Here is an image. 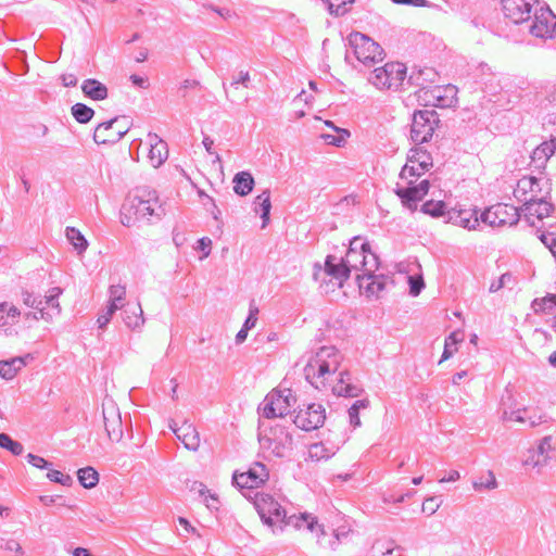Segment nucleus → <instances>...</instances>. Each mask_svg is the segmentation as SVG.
I'll return each mask as SVG.
<instances>
[{
  "instance_id": "nucleus-1",
  "label": "nucleus",
  "mask_w": 556,
  "mask_h": 556,
  "mask_svg": "<svg viewBox=\"0 0 556 556\" xmlns=\"http://www.w3.org/2000/svg\"><path fill=\"white\" fill-rule=\"evenodd\" d=\"M254 505L264 523L269 527L278 526L280 530H282V523L300 528L303 522L312 531L314 525L317 523L314 517L306 514H302L300 517L290 516L287 518L285 509L269 494L256 492L254 494Z\"/></svg>"
},
{
  "instance_id": "nucleus-2",
  "label": "nucleus",
  "mask_w": 556,
  "mask_h": 556,
  "mask_svg": "<svg viewBox=\"0 0 556 556\" xmlns=\"http://www.w3.org/2000/svg\"><path fill=\"white\" fill-rule=\"evenodd\" d=\"M341 355L334 346H323L313 355L304 367V376L316 389L325 387V382L340 366Z\"/></svg>"
},
{
  "instance_id": "nucleus-3",
  "label": "nucleus",
  "mask_w": 556,
  "mask_h": 556,
  "mask_svg": "<svg viewBox=\"0 0 556 556\" xmlns=\"http://www.w3.org/2000/svg\"><path fill=\"white\" fill-rule=\"evenodd\" d=\"M258 443L265 459L287 457L293 450L291 433L280 425L266 427L264 424H260Z\"/></svg>"
},
{
  "instance_id": "nucleus-4",
  "label": "nucleus",
  "mask_w": 556,
  "mask_h": 556,
  "mask_svg": "<svg viewBox=\"0 0 556 556\" xmlns=\"http://www.w3.org/2000/svg\"><path fill=\"white\" fill-rule=\"evenodd\" d=\"M349 273L362 271L361 275L375 273L379 267L378 256L370 251L369 243L362 237H354L343 257Z\"/></svg>"
},
{
  "instance_id": "nucleus-5",
  "label": "nucleus",
  "mask_w": 556,
  "mask_h": 556,
  "mask_svg": "<svg viewBox=\"0 0 556 556\" xmlns=\"http://www.w3.org/2000/svg\"><path fill=\"white\" fill-rule=\"evenodd\" d=\"M147 199L143 195H135L123 205L121 223L130 227L136 219H150L155 216L160 218L162 210L157 204L155 192H148Z\"/></svg>"
},
{
  "instance_id": "nucleus-6",
  "label": "nucleus",
  "mask_w": 556,
  "mask_h": 556,
  "mask_svg": "<svg viewBox=\"0 0 556 556\" xmlns=\"http://www.w3.org/2000/svg\"><path fill=\"white\" fill-rule=\"evenodd\" d=\"M348 40L353 54L365 66L375 65L383 60L382 48L368 36L356 31L350 34Z\"/></svg>"
},
{
  "instance_id": "nucleus-7",
  "label": "nucleus",
  "mask_w": 556,
  "mask_h": 556,
  "mask_svg": "<svg viewBox=\"0 0 556 556\" xmlns=\"http://www.w3.org/2000/svg\"><path fill=\"white\" fill-rule=\"evenodd\" d=\"M440 118L432 109L415 111L412 117L410 139L416 144L428 142L435 128L439 126Z\"/></svg>"
},
{
  "instance_id": "nucleus-8",
  "label": "nucleus",
  "mask_w": 556,
  "mask_h": 556,
  "mask_svg": "<svg viewBox=\"0 0 556 556\" xmlns=\"http://www.w3.org/2000/svg\"><path fill=\"white\" fill-rule=\"evenodd\" d=\"M479 218L481 223L492 228L514 226L520 218V212L514 205L497 203L485 208Z\"/></svg>"
},
{
  "instance_id": "nucleus-9",
  "label": "nucleus",
  "mask_w": 556,
  "mask_h": 556,
  "mask_svg": "<svg viewBox=\"0 0 556 556\" xmlns=\"http://www.w3.org/2000/svg\"><path fill=\"white\" fill-rule=\"evenodd\" d=\"M406 76V67L400 62H390L374 70L369 81L378 88H397Z\"/></svg>"
},
{
  "instance_id": "nucleus-10",
  "label": "nucleus",
  "mask_w": 556,
  "mask_h": 556,
  "mask_svg": "<svg viewBox=\"0 0 556 556\" xmlns=\"http://www.w3.org/2000/svg\"><path fill=\"white\" fill-rule=\"evenodd\" d=\"M291 402H295L290 389L270 392L258 408L261 415L267 419L283 417L289 414Z\"/></svg>"
},
{
  "instance_id": "nucleus-11",
  "label": "nucleus",
  "mask_w": 556,
  "mask_h": 556,
  "mask_svg": "<svg viewBox=\"0 0 556 556\" xmlns=\"http://www.w3.org/2000/svg\"><path fill=\"white\" fill-rule=\"evenodd\" d=\"M552 437H544L535 446L528 448L522 457V465L541 473L552 459Z\"/></svg>"
},
{
  "instance_id": "nucleus-12",
  "label": "nucleus",
  "mask_w": 556,
  "mask_h": 556,
  "mask_svg": "<svg viewBox=\"0 0 556 556\" xmlns=\"http://www.w3.org/2000/svg\"><path fill=\"white\" fill-rule=\"evenodd\" d=\"M102 415L108 438L112 442H119L123 439V421L121 412L112 399H105L102 403Z\"/></svg>"
},
{
  "instance_id": "nucleus-13",
  "label": "nucleus",
  "mask_w": 556,
  "mask_h": 556,
  "mask_svg": "<svg viewBox=\"0 0 556 556\" xmlns=\"http://www.w3.org/2000/svg\"><path fill=\"white\" fill-rule=\"evenodd\" d=\"M432 166L431 155L422 148L410 149L407 163L403 166L400 178L419 177Z\"/></svg>"
},
{
  "instance_id": "nucleus-14",
  "label": "nucleus",
  "mask_w": 556,
  "mask_h": 556,
  "mask_svg": "<svg viewBox=\"0 0 556 556\" xmlns=\"http://www.w3.org/2000/svg\"><path fill=\"white\" fill-rule=\"evenodd\" d=\"M326 419L325 408L321 404L312 403L305 408L299 409L293 422L294 425L305 431H312L321 427Z\"/></svg>"
},
{
  "instance_id": "nucleus-15",
  "label": "nucleus",
  "mask_w": 556,
  "mask_h": 556,
  "mask_svg": "<svg viewBox=\"0 0 556 556\" xmlns=\"http://www.w3.org/2000/svg\"><path fill=\"white\" fill-rule=\"evenodd\" d=\"M530 33L539 38H553L556 36V15L548 7L535 10Z\"/></svg>"
},
{
  "instance_id": "nucleus-16",
  "label": "nucleus",
  "mask_w": 556,
  "mask_h": 556,
  "mask_svg": "<svg viewBox=\"0 0 556 556\" xmlns=\"http://www.w3.org/2000/svg\"><path fill=\"white\" fill-rule=\"evenodd\" d=\"M119 117L100 123L93 132V140L97 144H113L118 142L128 131L126 126H119Z\"/></svg>"
},
{
  "instance_id": "nucleus-17",
  "label": "nucleus",
  "mask_w": 556,
  "mask_h": 556,
  "mask_svg": "<svg viewBox=\"0 0 556 556\" xmlns=\"http://www.w3.org/2000/svg\"><path fill=\"white\" fill-rule=\"evenodd\" d=\"M536 0H503V11L506 17L519 24L530 18L533 3Z\"/></svg>"
},
{
  "instance_id": "nucleus-18",
  "label": "nucleus",
  "mask_w": 556,
  "mask_h": 556,
  "mask_svg": "<svg viewBox=\"0 0 556 556\" xmlns=\"http://www.w3.org/2000/svg\"><path fill=\"white\" fill-rule=\"evenodd\" d=\"M390 278L386 275H376L368 273V275H356V281L361 290L365 291L367 296H378L384 290L386 285Z\"/></svg>"
},
{
  "instance_id": "nucleus-19",
  "label": "nucleus",
  "mask_w": 556,
  "mask_h": 556,
  "mask_svg": "<svg viewBox=\"0 0 556 556\" xmlns=\"http://www.w3.org/2000/svg\"><path fill=\"white\" fill-rule=\"evenodd\" d=\"M446 220L469 230L476 229L480 224L477 210H448L446 213Z\"/></svg>"
},
{
  "instance_id": "nucleus-20",
  "label": "nucleus",
  "mask_w": 556,
  "mask_h": 556,
  "mask_svg": "<svg viewBox=\"0 0 556 556\" xmlns=\"http://www.w3.org/2000/svg\"><path fill=\"white\" fill-rule=\"evenodd\" d=\"M325 274L338 281V286L341 288L343 282L349 279L350 273L345 265L343 257L336 255H328L325 260Z\"/></svg>"
},
{
  "instance_id": "nucleus-21",
  "label": "nucleus",
  "mask_w": 556,
  "mask_h": 556,
  "mask_svg": "<svg viewBox=\"0 0 556 556\" xmlns=\"http://www.w3.org/2000/svg\"><path fill=\"white\" fill-rule=\"evenodd\" d=\"M150 150L148 159L154 168L160 167L168 157L167 143L155 134L148 135Z\"/></svg>"
},
{
  "instance_id": "nucleus-22",
  "label": "nucleus",
  "mask_w": 556,
  "mask_h": 556,
  "mask_svg": "<svg viewBox=\"0 0 556 556\" xmlns=\"http://www.w3.org/2000/svg\"><path fill=\"white\" fill-rule=\"evenodd\" d=\"M521 211L525 213L527 220H529L530 216H536L539 219H543L551 215L554 211V205L545 199L531 197L529 200H526Z\"/></svg>"
},
{
  "instance_id": "nucleus-23",
  "label": "nucleus",
  "mask_w": 556,
  "mask_h": 556,
  "mask_svg": "<svg viewBox=\"0 0 556 556\" xmlns=\"http://www.w3.org/2000/svg\"><path fill=\"white\" fill-rule=\"evenodd\" d=\"M176 430V437L184 446L192 452H197L200 447V434L193 424L185 420L179 429Z\"/></svg>"
},
{
  "instance_id": "nucleus-24",
  "label": "nucleus",
  "mask_w": 556,
  "mask_h": 556,
  "mask_svg": "<svg viewBox=\"0 0 556 556\" xmlns=\"http://www.w3.org/2000/svg\"><path fill=\"white\" fill-rule=\"evenodd\" d=\"M555 151L556 138L542 142L532 151L531 164L538 169L544 168L547 161L555 153Z\"/></svg>"
},
{
  "instance_id": "nucleus-25",
  "label": "nucleus",
  "mask_w": 556,
  "mask_h": 556,
  "mask_svg": "<svg viewBox=\"0 0 556 556\" xmlns=\"http://www.w3.org/2000/svg\"><path fill=\"white\" fill-rule=\"evenodd\" d=\"M430 93L435 100L434 105L439 108H451L457 102V88L453 85H446L445 87L437 86Z\"/></svg>"
},
{
  "instance_id": "nucleus-26",
  "label": "nucleus",
  "mask_w": 556,
  "mask_h": 556,
  "mask_svg": "<svg viewBox=\"0 0 556 556\" xmlns=\"http://www.w3.org/2000/svg\"><path fill=\"white\" fill-rule=\"evenodd\" d=\"M362 389L351 382L349 371H342L339 375L337 383L332 387L333 394L344 397H356L362 393Z\"/></svg>"
},
{
  "instance_id": "nucleus-27",
  "label": "nucleus",
  "mask_w": 556,
  "mask_h": 556,
  "mask_svg": "<svg viewBox=\"0 0 556 556\" xmlns=\"http://www.w3.org/2000/svg\"><path fill=\"white\" fill-rule=\"evenodd\" d=\"M407 180H408V182H407L408 187L407 188L397 187L395 189V193L401 199L404 206H406L410 210H414L417 206V202L422 200V198L425 195L421 194V191H419L418 186L417 185L415 186L414 181L412 179H407Z\"/></svg>"
},
{
  "instance_id": "nucleus-28",
  "label": "nucleus",
  "mask_w": 556,
  "mask_h": 556,
  "mask_svg": "<svg viewBox=\"0 0 556 556\" xmlns=\"http://www.w3.org/2000/svg\"><path fill=\"white\" fill-rule=\"evenodd\" d=\"M81 91L87 98L94 101L104 100L109 94L106 86L94 78L85 79L81 84Z\"/></svg>"
},
{
  "instance_id": "nucleus-29",
  "label": "nucleus",
  "mask_w": 556,
  "mask_h": 556,
  "mask_svg": "<svg viewBox=\"0 0 556 556\" xmlns=\"http://www.w3.org/2000/svg\"><path fill=\"white\" fill-rule=\"evenodd\" d=\"M122 316L125 325L132 330L140 328L144 324L143 311L139 303L127 304Z\"/></svg>"
},
{
  "instance_id": "nucleus-30",
  "label": "nucleus",
  "mask_w": 556,
  "mask_h": 556,
  "mask_svg": "<svg viewBox=\"0 0 556 556\" xmlns=\"http://www.w3.org/2000/svg\"><path fill=\"white\" fill-rule=\"evenodd\" d=\"M27 358H31V356L27 354L25 357H13L8 361H0V377L5 380L13 379L26 365Z\"/></svg>"
},
{
  "instance_id": "nucleus-31",
  "label": "nucleus",
  "mask_w": 556,
  "mask_h": 556,
  "mask_svg": "<svg viewBox=\"0 0 556 556\" xmlns=\"http://www.w3.org/2000/svg\"><path fill=\"white\" fill-rule=\"evenodd\" d=\"M232 182L235 193L241 197L249 194L254 187V178L249 172L237 173Z\"/></svg>"
},
{
  "instance_id": "nucleus-32",
  "label": "nucleus",
  "mask_w": 556,
  "mask_h": 556,
  "mask_svg": "<svg viewBox=\"0 0 556 556\" xmlns=\"http://www.w3.org/2000/svg\"><path fill=\"white\" fill-rule=\"evenodd\" d=\"M247 476H249V482L252 489H256L268 479L269 475L265 465L256 463L254 467L247 471Z\"/></svg>"
},
{
  "instance_id": "nucleus-33",
  "label": "nucleus",
  "mask_w": 556,
  "mask_h": 556,
  "mask_svg": "<svg viewBox=\"0 0 556 556\" xmlns=\"http://www.w3.org/2000/svg\"><path fill=\"white\" fill-rule=\"evenodd\" d=\"M79 483L86 489L94 488L99 482V473L93 467H85L77 471Z\"/></svg>"
},
{
  "instance_id": "nucleus-34",
  "label": "nucleus",
  "mask_w": 556,
  "mask_h": 556,
  "mask_svg": "<svg viewBox=\"0 0 556 556\" xmlns=\"http://www.w3.org/2000/svg\"><path fill=\"white\" fill-rule=\"evenodd\" d=\"M254 204L260 206L263 227H265L269 220V214L271 208L270 191L268 189L264 190L261 194H258L255 198Z\"/></svg>"
},
{
  "instance_id": "nucleus-35",
  "label": "nucleus",
  "mask_w": 556,
  "mask_h": 556,
  "mask_svg": "<svg viewBox=\"0 0 556 556\" xmlns=\"http://www.w3.org/2000/svg\"><path fill=\"white\" fill-rule=\"evenodd\" d=\"M532 309L535 314L539 313H553L554 308H556V294H548L541 299H534L532 301Z\"/></svg>"
},
{
  "instance_id": "nucleus-36",
  "label": "nucleus",
  "mask_w": 556,
  "mask_h": 556,
  "mask_svg": "<svg viewBox=\"0 0 556 556\" xmlns=\"http://www.w3.org/2000/svg\"><path fill=\"white\" fill-rule=\"evenodd\" d=\"M65 235L67 240L73 244L74 249L77 251L78 254H81L86 251L88 248V242L86 238L81 235V232L74 228V227H67L65 230Z\"/></svg>"
},
{
  "instance_id": "nucleus-37",
  "label": "nucleus",
  "mask_w": 556,
  "mask_h": 556,
  "mask_svg": "<svg viewBox=\"0 0 556 556\" xmlns=\"http://www.w3.org/2000/svg\"><path fill=\"white\" fill-rule=\"evenodd\" d=\"M71 113L79 124H86L90 122L94 115L93 109L84 103L74 104L71 109Z\"/></svg>"
},
{
  "instance_id": "nucleus-38",
  "label": "nucleus",
  "mask_w": 556,
  "mask_h": 556,
  "mask_svg": "<svg viewBox=\"0 0 556 556\" xmlns=\"http://www.w3.org/2000/svg\"><path fill=\"white\" fill-rule=\"evenodd\" d=\"M421 212L432 217L446 216V204L443 201L429 200L422 204Z\"/></svg>"
},
{
  "instance_id": "nucleus-39",
  "label": "nucleus",
  "mask_w": 556,
  "mask_h": 556,
  "mask_svg": "<svg viewBox=\"0 0 556 556\" xmlns=\"http://www.w3.org/2000/svg\"><path fill=\"white\" fill-rule=\"evenodd\" d=\"M110 293V306L113 309H119L124 307V301L126 295V288L124 286H111L109 289Z\"/></svg>"
},
{
  "instance_id": "nucleus-40",
  "label": "nucleus",
  "mask_w": 556,
  "mask_h": 556,
  "mask_svg": "<svg viewBox=\"0 0 556 556\" xmlns=\"http://www.w3.org/2000/svg\"><path fill=\"white\" fill-rule=\"evenodd\" d=\"M22 300L26 306L37 309L42 319H47V313H45L46 307L43 306L42 298L35 296L33 293L28 291H23Z\"/></svg>"
},
{
  "instance_id": "nucleus-41",
  "label": "nucleus",
  "mask_w": 556,
  "mask_h": 556,
  "mask_svg": "<svg viewBox=\"0 0 556 556\" xmlns=\"http://www.w3.org/2000/svg\"><path fill=\"white\" fill-rule=\"evenodd\" d=\"M368 406H369V401L364 399V400L355 401L353 403V405L349 408L348 413H349L350 424L354 428H357L361 426L359 409L367 408Z\"/></svg>"
},
{
  "instance_id": "nucleus-42",
  "label": "nucleus",
  "mask_w": 556,
  "mask_h": 556,
  "mask_svg": "<svg viewBox=\"0 0 556 556\" xmlns=\"http://www.w3.org/2000/svg\"><path fill=\"white\" fill-rule=\"evenodd\" d=\"M193 491H197L200 496L204 497L206 507L210 509H217L218 500L214 494H210V491L201 482H194L192 486Z\"/></svg>"
},
{
  "instance_id": "nucleus-43",
  "label": "nucleus",
  "mask_w": 556,
  "mask_h": 556,
  "mask_svg": "<svg viewBox=\"0 0 556 556\" xmlns=\"http://www.w3.org/2000/svg\"><path fill=\"white\" fill-rule=\"evenodd\" d=\"M540 180L535 177H529V178H522L518 181V188L515 191L516 197L518 198V193L522 192V194H526L528 191H530L532 197L535 198V193L539 190Z\"/></svg>"
},
{
  "instance_id": "nucleus-44",
  "label": "nucleus",
  "mask_w": 556,
  "mask_h": 556,
  "mask_svg": "<svg viewBox=\"0 0 556 556\" xmlns=\"http://www.w3.org/2000/svg\"><path fill=\"white\" fill-rule=\"evenodd\" d=\"M334 452L327 448L324 443H314L308 448V456L311 459L320 460L328 459Z\"/></svg>"
},
{
  "instance_id": "nucleus-45",
  "label": "nucleus",
  "mask_w": 556,
  "mask_h": 556,
  "mask_svg": "<svg viewBox=\"0 0 556 556\" xmlns=\"http://www.w3.org/2000/svg\"><path fill=\"white\" fill-rule=\"evenodd\" d=\"M0 447L10 451L13 455H21L24 451L22 443L14 441L9 434L0 433Z\"/></svg>"
},
{
  "instance_id": "nucleus-46",
  "label": "nucleus",
  "mask_w": 556,
  "mask_h": 556,
  "mask_svg": "<svg viewBox=\"0 0 556 556\" xmlns=\"http://www.w3.org/2000/svg\"><path fill=\"white\" fill-rule=\"evenodd\" d=\"M327 3L328 11L330 14L336 16H342L348 12V4L354 2V0H324Z\"/></svg>"
},
{
  "instance_id": "nucleus-47",
  "label": "nucleus",
  "mask_w": 556,
  "mask_h": 556,
  "mask_svg": "<svg viewBox=\"0 0 556 556\" xmlns=\"http://www.w3.org/2000/svg\"><path fill=\"white\" fill-rule=\"evenodd\" d=\"M49 292H50L49 295H46L42 299L43 306L46 308L52 307V308L56 309V313L59 314L61 312L60 304H59V296L62 293V289L59 287H55V288H52Z\"/></svg>"
},
{
  "instance_id": "nucleus-48",
  "label": "nucleus",
  "mask_w": 556,
  "mask_h": 556,
  "mask_svg": "<svg viewBox=\"0 0 556 556\" xmlns=\"http://www.w3.org/2000/svg\"><path fill=\"white\" fill-rule=\"evenodd\" d=\"M47 478L55 483H60L61 485L70 486L73 483V479L70 475H64L59 470L50 469L47 473Z\"/></svg>"
},
{
  "instance_id": "nucleus-49",
  "label": "nucleus",
  "mask_w": 556,
  "mask_h": 556,
  "mask_svg": "<svg viewBox=\"0 0 556 556\" xmlns=\"http://www.w3.org/2000/svg\"><path fill=\"white\" fill-rule=\"evenodd\" d=\"M472 486L476 491L482 490H493L497 486V481L492 471L488 472V480L483 481L482 479L476 480L472 482Z\"/></svg>"
},
{
  "instance_id": "nucleus-50",
  "label": "nucleus",
  "mask_w": 556,
  "mask_h": 556,
  "mask_svg": "<svg viewBox=\"0 0 556 556\" xmlns=\"http://www.w3.org/2000/svg\"><path fill=\"white\" fill-rule=\"evenodd\" d=\"M513 280V276L510 273L503 274L497 280L491 282L489 287V291L491 293L497 292L502 288H504L508 282Z\"/></svg>"
},
{
  "instance_id": "nucleus-51",
  "label": "nucleus",
  "mask_w": 556,
  "mask_h": 556,
  "mask_svg": "<svg viewBox=\"0 0 556 556\" xmlns=\"http://www.w3.org/2000/svg\"><path fill=\"white\" fill-rule=\"evenodd\" d=\"M408 283H409V293L413 296H417L425 287L422 277L409 276Z\"/></svg>"
},
{
  "instance_id": "nucleus-52",
  "label": "nucleus",
  "mask_w": 556,
  "mask_h": 556,
  "mask_svg": "<svg viewBox=\"0 0 556 556\" xmlns=\"http://www.w3.org/2000/svg\"><path fill=\"white\" fill-rule=\"evenodd\" d=\"M0 548L4 549L7 552H13L17 556L24 555V551H23L21 544L13 539L2 540Z\"/></svg>"
},
{
  "instance_id": "nucleus-53",
  "label": "nucleus",
  "mask_w": 556,
  "mask_h": 556,
  "mask_svg": "<svg viewBox=\"0 0 556 556\" xmlns=\"http://www.w3.org/2000/svg\"><path fill=\"white\" fill-rule=\"evenodd\" d=\"M26 458L30 465L39 469H49L51 466V464L48 460L31 453L27 454Z\"/></svg>"
},
{
  "instance_id": "nucleus-54",
  "label": "nucleus",
  "mask_w": 556,
  "mask_h": 556,
  "mask_svg": "<svg viewBox=\"0 0 556 556\" xmlns=\"http://www.w3.org/2000/svg\"><path fill=\"white\" fill-rule=\"evenodd\" d=\"M441 503L442 502H437V498L433 496L428 497L422 504V511L431 516L440 508Z\"/></svg>"
},
{
  "instance_id": "nucleus-55",
  "label": "nucleus",
  "mask_w": 556,
  "mask_h": 556,
  "mask_svg": "<svg viewBox=\"0 0 556 556\" xmlns=\"http://www.w3.org/2000/svg\"><path fill=\"white\" fill-rule=\"evenodd\" d=\"M232 481L237 486H239L242 490L247 489L249 492L253 490L252 486L250 485L249 476H247V472L233 473Z\"/></svg>"
},
{
  "instance_id": "nucleus-56",
  "label": "nucleus",
  "mask_w": 556,
  "mask_h": 556,
  "mask_svg": "<svg viewBox=\"0 0 556 556\" xmlns=\"http://www.w3.org/2000/svg\"><path fill=\"white\" fill-rule=\"evenodd\" d=\"M39 501L46 506L54 504L65 506L64 497L62 495H40Z\"/></svg>"
},
{
  "instance_id": "nucleus-57",
  "label": "nucleus",
  "mask_w": 556,
  "mask_h": 556,
  "mask_svg": "<svg viewBox=\"0 0 556 556\" xmlns=\"http://www.w3.org/2000/svg\"><path fill=\"white\" fill-rule=\"evenodd\" d=\"M116 311L117 309H113L112 306L109 305L106 307V311L104 313H102L101 315H99V317L97 319L99 328L103 329L104 327H106V325L110 323L113 314Z\"/></svg>"
},
{
  "instance_id": "nucleus-58",
  "label": "nucleus",
  "mask_w": 556,
  "mask_h": 556,
  "mask_svg": "<svg viewBox=\"0 0 556 556\" xmlns=\"http://www.w3.org/2000/svg\"><path fill=\"white\" fill-rule=\"evenodd\" d=\"M257 313H258V308L251 305L250 314L247 317V319L243 324V327H242L243 329L249 331L250 329H252L255 326V324L257 321V317H256Z\"/></svg>"
},
{
  "instance_id": "nucleus-59",
  "label": "nucleus",
  "mask_w": 556,
  "mask_h": 556,
  "mask_svg": "<svg viewBox=\"0 0 556 556\" xmlns=\"http://www.w3.org/2000/svg\"><path fill=\"white\" fill-rule=\"evenodd\" d=\"M522 412H525V409H517V410H511V412H507V410H504L503 412V419L504 420H516V421H519V422H525V418L522 416Z\"/></svg>"
},
{
  "instance_id": "nucleus-60",
  "label": "nucleus",
  "mask_w": 556,
  "mask_h": 556,
  "mask_svg": "<svg viewBox=\"0 0 556 556\" xmlns=\"http://www.w3.org/2000/svg\"><path fill=\"white\" fill-rule=\"evenodd\" d=\"M4 315L7 316V319H10L15 325L21 316V312L16 306L9 305V303H7Z\"/></svg>"
},
{
  "instance_id": "nucleus-61",
  "label": "nucleus",
  "mask_w": 556,
  "mask_h": 556,
  "mask_svg": "<svg viewBox=\"0 0 556 556\" xmlns=\"http://www.w3.org/2000/svg\"><path fill=\"white\" fill-rule=\"evenodd\" d=\"M212 240L207 237H203L198 240L197 249L203 252V257H207L211 252Z\"/></svg>"
},
{
  "instance_id": "nucleus-62",
  "label": "nucleus",
  "mask_w": 556,
  "mask_h": 556,
  "mask_svg": "<svg viewBox=\"0 0 556 556\" xmlns=\"http://www.w3.org/2000/svg\"><path fill=\"white\" fill-rule=\"evenodd\" d=\"M250 83V74L249 72L240 71L237 77H233V80L231 83L232 86H237L239 84L243 85L244 87H249Z\"/></svg>"
},
{
  "instance_id": "nucleus-63",
  "label": "nucleus",
  "mask_w": 556,
  "mask_h": 556,
  "mask_svg": "<svg viewBox=\"0 0 556 556\" xmlns=\"http://www.w3.org/2000/svg\"><path fill=\"white\" fill-rule=\"evenodd\" d=\"M202 143H203V146H204V148H205L207 153L215 155L214 162H220L222 161L219 154L213 151L214 141L208 136H205L203 138Z\"/></svg>"
},
{
  "instance_id": "nucleus-64",
  "label": "nucleus",
  "mask_w": 556,
  "mask_h": 556,
  "mask_svg": "<svg viewBox=\"0 0 556 556\" xmlns=\"http://www.w3.org/2000/svg\"><path fill=\"white\" fill-rule=\"evenodd\" d=\"M130 81L139 87V88H142V89H147L149 87V81H148V78L146 77H141L139 75H136V74H132L130 77H129Z\"/></svg>"
}]
</instances>
